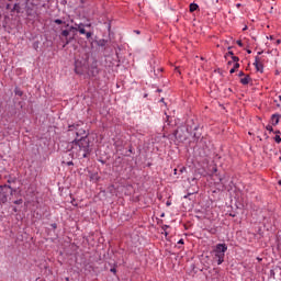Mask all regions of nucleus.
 Masks as SVG:
<instances>
[{
  "label": "nucleus",
  "mask_w": 281,
  "mask_h": 281,
  "mask_svg": "<svg viewBox=\"0 0 281 281\" xmlns=\"http://www.w3.org/2000/svg\"><path fill=\"white\" fill-rule=\"evenodd\" d=\"M85 29V24L80 23V24H75L74 26V32H80V30Z\"/></svg>",
  "instance_id": "1a4fd4ad"
},
{
  "label": "nucleus",
  "mask_w": 281,
  "mask_h": 281,
  "mask_svg": "<svg viewBox=\"0 0 281 281\" xmlns=\"http://www.w3.org/2000/svg\"><path fill=\"white\" fill-rule=\"evenodd\" d=\"M240 68V64L238 63H235L234 64V67L231 69L229 74H235L236 72V69H239Z\"/></svg>",
  "instance_id": "9b49d317"
},
{
  "label": "nucleus",
  "mask_w": 281,
  "mask_h": 281,
  "mask_svg": "<svg viewBox=\"0 0 281 281\" xmlns=\"http://www.w3.org/2000/svg\"><path fill=\"white\" fill-rule=\"evenodd\" d=\"M254 66L256 67L257 71H260V74H262V69H263V66H262V63H260L258 60V57H256V60L254 63Z\"/></svg>",
  "instance_id": "423d86ee"
},
{
  "label": "nucleus",
  "mask_w": 281,
  "mask_h": 281,
  "mask_svg": "<svg viewBox=\"0 0 281 281\" xmlns=\"http://www.w3.org/2000/svg\"><path fill=\"white\" fill-rule=\"evenodd\" d=\"M72 153L77 155V157H81V159H86L89 157L91 149L89 148V138L87 136H82L78 140L72 142Z\"/></svg>",
  "instance_id": "f257e3e1"
},
{
  "label": "nucleus",
  "mask_w": 281,
  "mask_h": 281,
  "mask_svg": "<svg viewBox=\"0 0 281 281\" xmlns=\"http://www.w3.org/2000/svg\"><path fill=\"white\" fill-rule=\"evenodd\" d=\"M231 58L233 63H238V60H240V58H238V56H235V55H233Z\"/></svg>",
  "instance_id": "ddd939ff"
},
{
  "label": "nucleus",
  "mask_w": 281,
  "mask_h": 281,
  "mask_svg": "<svg viewBox=\"0 0 281 281\" xmlns=\"http://www.w3.org/2000/svg\"><path fill=\"white\" fill-rule=\"evenodd\" d=\"M167 205H171V203H170V202H167Z\"/></svg>",
  "instance_id": "c85d7f7f"
},
{
  "label": "nucleus",
  "mask_w": 281,
  "mask_h": 281,
  "mask_svg": "<svg viewBox=\"0 0 281 281\" xmlns=\"http://www.w3.org/2000/svg\"><path fill=\"white\" fill-rule=\"evenodd\" d=\"M251 82V77L249 75H246L244 78L240 79L241 85H249Z\"/></svg>",
  "instance_id": "6e6552de"
},
{
  "label": "nucleus",
  "mask_w": 281,
  "mask_h": 281,
  "mask_svg": "<svg viewBox=\"0 0 281 281\" xmlns=\"http://www.w3.org/2000/svg\"><path fill=\"white\" fill-rule=\"evenodd\" d=\"M91 36H93L91 32H86V38H91Z\"/></svg>",
  "instance_id": "f3484780"
},
{
  "label": "nucleus",
  "mask_w": 281,
  "mask_h": 281,
  "mask_svg": "<svg viewBox=\"0 0 281 281\" xmlns=\"http://www.w3.org/2000/svg\"><path fill=\"white\" fill-rule=\"evenodd\" d=\"M213 251H214V256L217 260V265L225 262V252L227 251L226 244H217Z\"/></svg>",
  "instance_id": "7ed1b4c3"
},
{
  "label": "nucleus",
  "mask_w": 281,
  "mask_h": 281,
  "mask_svg": "<svg viewBox=\"0 0 281 281\" xmlns=\"http://www.w3.org/2000/svg\"><path fill=\"white\" fill-rule=\"evenodd\" d=\"M25 4H21V2L15 3L13 7V11L21 13V10L23 8H25L27 14H32V12H30V5H32V8H37V5H42L43 8H45V3H47V1L49 0H25Z\"/></svg>",
  "instance_id": "f03ea898"
},
{
  "label": "nucleus",
  "mask_w": 281,
  "mask_h": 281,
  "mask_svg": "<svg viewBox=\"0 0 281 281\" xmlns=\"http://www.w3.org/2000/svg\"><path fill=\"white\" fill-rule=\"evenodd\" d=\"M160 102H164V99H161Z\"/></svg>",
  "instance_id": "473e14b6"
},
{
  "label": "nucleus",
  "mask_w": 281,
  "mask_h": 281,
  "mask_svg": "<svg viewBox=\"0 0 281 281\" xmlns=\"http://www.w3.org/2000/svg\"><path fill=\"white\" fill-rule=\"evenodd\" d=\"M79 34H87V31L85 29H79Z\"/></svg>",
  "instance_id": "aec40b11"
},
{
  "label": "nucleus",
  "mask_w": 281,
  "mask_h": 281,
  "mask_svg": "<svg viewBox=\"0 0 281 281\" xmlns=\"http://www.w3.org/2000/svg\"><path fill=\"white\" fill-rule=\"evenodd\" d=\"M237 45H238L239 47H243V42H241V41H237Z\"/></svg>",
  "instance_id": "412c9836"
},
{
  "label": "nucleus",
  "mask_w": 281,
  "mask_h": 281,
  "mask_svg": "<svg viewBox=\"0 0 281 281\" xmlns=\"http://www.w3.org/2000/svg\"><path fill=\"white\" fill-rule=\"evenodd\" d=\"M241 76H245V72L240 71L239 72V77H241Z\"/></svg>",
  "instance_id": "a878e982"
},
{
  "label": "nucleus",
  "mask_w": 281,
  "mask_h": 281,
  "mask_svg": "<svg viewBox=\"0 0 281 281\" xmlns=\"http://www.w3.org/2000/svg\"><path fill=\"white\" fill-rule=\"evenodd\" d=\"M248 52V54H251V50H247Z\"/></svg>",
  "instance_id": "7c9ffc66"
},
{
  "label": "nucleus",
  "mask_w": 281,
  "mask_h": 281,
  "mask_svg": "<svg viewBox=\"0 0 281 281\" xmlns=\"http://www.w3.org/2000/svg\"><path fill=\"white\" fill-rule=\"evenodd\" d=\"M15 94L16 95H23V91H16Z\"/></svg>",
  "instance_id": "4be33fe9"
},
{
  "label": "nucleus",
  "mask_w": 281,
  "mask_h": 281,
  "mask_svg": "<svg viewBox=\"0 0 281 281\" xmlns=\"http://www.w3.org/2000/svg\"><path fill=\"white\" fill-rule=\"evenodd\" d=\"M54 23H56L57 25H63V23H65V22L60 19H56V20H54Z\"/></svg>",
  "instance_id": "f8f14e48"
},
{
  "label": "nucleus",
  "mask_w": 281,
  "mask_h": 281,
  "mask_svg": "<svg viewBox=\"0 0 281 281\" xmlns=\"http://www.w3.org/2000/svg\"><path fill=\"white\" fill-rule=\"evenodd\" d=\"M193 137H194V139H200L201 138V133H194Z\"/></svg>",
  "instance_id": "2eb2a0df"
},
{
  "label": "nucleus",
  "mask_w": 281,
  "mask_h": 281,
  "mask_svg": "<svg viewBox=\"0 0 281 281\" xmlns=\"http://www.w3.org/2000/svg\"><path fill=\"white\" fill-rule=\"evenodd\" d=\"M236 5H237V8H240V3H237Z\"/></svg>",
  "instance_id": "bb28decb"
},
{
  "label": "nucleus",
  "mask_w": 281,
  "mask_h": 281,
  "mask_svg": "<svg viewBox=\"0 0 281 281\" xmlns=\"http://www.w3.org/2000/svg\"><path fill=\"white\" fill-rule=\"evenodd\" d=\"M111 272H112V273H115V272H116L115 268H112V269H111Z\"/></svg>",
  "instance_id": "393cba45"
},
{
  "label": "nucleus",
  "mask_w": 281,
  "mask_h": 281,
  "mask_svg": "<svg viewBox=\"0 0 281 281\" xmlns=\"http://www.w3.org/2000/svg\"><path fill=\"white\" fill-rule=\"evenodd\" d=\"M274 142H277V144H280V143H281V137H280V135H276Z\"/></svg>",
  "instance_id": "4468645a"
},
{
  "label": "nucleus",
  "mask_w": 281,
  "mask_h": 281,
  "mask_svg": "<svg viewBox=\"0 0 281 281\" xmlns=\"http://www.w3.org/2000/svg\"><path fill=\"white\" fill-rule=\"evenodd\" d=\"M278 45H280V40L277 41Z\"/></svg>",
  "instance_id": "cd10ccee"
},
{
  "label": "nucleus",
  "mask_w": 281,
  "mask_h": 281,
  "mask_svg": "<svg viewBox=\"0 0 281 281\" xmlns=\"http://www.w3.org/2000/svg\"><path fill=\"white\" fill-rule=\"evenodd\" d=\"M279 186H281V180L279 181Z\"/></svg>",
  "instance_id": "2f4dec72"
},
{
  "label": "nucleus",
  "mask_w": 281,
  "mask_h": 281,
  "mask_svg": "<svg viewBox=\"0 0 281 281\" xmlns=\"http://www.w3.org/2000/svg\"><path fill=\"white\" fill-rule=\"evenodd\" d=\"M80 126H82V122H79V123H77V124L69 125L68 128H69V131H75L77 137H80V136H82V135H86V133H87V132L85 131V128H82V127H80Z\"/></svg>",
  "instance_id": "39448f33"
},
{
  "label": "nucleus",
  "mask_w": 281,
  "mask_h": 281,
  "mask_svg": "<svg viewBox=\"0 0 281 281\" xmlns=\"http://www.w3.org/2000/svg\"><path fill=\"white\" fill-rule=\"evenodd\" d=\"M74 26H69L68 29H65L61 31L60 36H63L65 38L66 45H69V43H71V41H74V38H76V33L74 32Z\"/></svg>",
  "instance_id": "20e7f679"
},
{
  "label": "nucleus",
  "mask_w": 281,
  "mask_h": 281,
  "mask_svg": "<svg viewBox=\"0 0 281 281\" xmlns=\"http://www.w3.org/2000/svg\"><path fill=\"white\" fill-rule=\"evenodd\" d=\"M67 166H74V161H68Z\"/></svg>",
  "instance_id": "5701e85b"
},
{
  "label": "nucleus",
  "mask_w": 281,
  "mask_h": 281,
  "mask_svg": "<svg viewBox=\"0 0 281 281\" xmlns=\"http://www.w3.org/2000/svg\"><path fill=\"white\" fill-rule=\"evenodd\" d=\"M199 10V4L196 3H191L190 4V12H196Z\"/></svg>",
  "instance_id": "9d476101"
},
{
  "label": "nucleus",
  "mask_w": 281,
  "mask_h": 281,
  "mask_svg": "<svg viewBox=\"0 0 281 281\" xmlns=\"http://www.w3.org/2000/svg\"><path fill=\"white\" fill-rule=\"evenodd\" d=\"M279 159H280V161H281V156H280V158H279Z\"/></svg>",
  "instance_id": "72a5a7b5"
},
{
  "label": "nucleus",
  "mask_w": 281,
  "mask_h": 281,
  "mask_svg": "<svg viewBox=\"0 0 281 281\" xmlns=\"http://www.w3.org/2000/svg\"><path fill=\"white\" fill-rule=\"evenodd\" d=\"M178 245H183V239H180V240L178 241Z\"/></svg>",
  "instance_id": "b1692460"
},
{
  "label": "nucleus",
  "mask_w": 281,
  "mask_h": 281,
  "mask_svg": "<svg viewBox=\"0 0 281 281\" xmlns=\"http://www.w3.org/2000/svg\"><path fill=\"white\" fill-rule=\"evenodd\" d=\"M53 227L56 228V224H53Z\"/></svg>",
  "instance_id": "c756f323"
},
{
  "label": "nucleus",
  "mask_w": 281,
  "mask_h": 281,
  "mask_svg": "<svg viewBox=\"0 0 281 281\" xmlns=\"http://www.w3.org/2000/svg\"><path fill=\"white\" fill-rule=\"evenodd\" d=\"M266 128H267V131H269L270 133L273 132V126H271V125H267Z\"/></svg>",
  "instance_id": "6ab92c4d"
},
{
  "label": "nucleus",
  "mask_w": 281,
  "mask_h": 281,
  "mask_svg": "<svg viewBox=\"0 0 281 281\" xmlns=\"http://www.w3.org/2000/svg\"><path fill=\"white\" fill-rule=\"evenodd\" d=\"M271 121H272L273 126H278V124H280V114H273L271 116Z\"/></svg>",
  "instance_id": "0eeeda50"
},
{
  "label": "nucleus",
  "mask_w": 281,
  "mask_h": 281,
  "mask_svg": "<svg viewBox=\"0 0 281 281\" xmlns=\"http://www.w3.org/2000/svg\"><path fill=\"white\" fill-rule=\"evenodd\" d=\"M21 203H23V200H22V199L14 201V204H15V205H21Z\"/></svg>",
  "instance_id": "dca6fc26"
},
{
  "label": "nucleus",
  "mask_w": 281,
  "mask_h": 281,
  "mask_svg": "<svg viewBox=\"0 0 281 281\" xmlns=\"http://www.w3.org/2000/svg\"><path fill=\"white\" fill-rule=\"evenodd\" d=\"M227 56L233 57L234 56V52L229 50L228 53H226L225 58H227Z\"/></svg>",
  "instance_id": "a211bd4d"
}]
</instances>
